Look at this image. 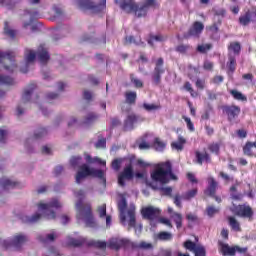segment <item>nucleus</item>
Returning a JSON list of instances; mask_svg holds the SVG:
<instances>
[{
  "label": "nucleus",
  "instance_id": "f257e3e1",
  "mask_svg": "<svg viewBox=\"0 0 256 256\" xmlns=\"http://www.w3.org/2000/svg\"><path fill=\"white\" fill-rule=\"evenodd\" d=\"M150 177L152 181L160 183L161 185H167L171 183V181H178L179 179L177 175L173 173V164L169 160L158 163L154 171L151 172Z\"/></svg>",
  "mask_w": 256,
  "mask_h": 256
},
{
  "label": "nucleus",
  "instance_id": "f03ea898",
  "mask_svg": "<svg viewBox=\"0 0 256 256\" xmlns=\"http://www.w3.org/2000/svg\"><path fill=\"white\" fill-rule=\"evenodd\" d=\"M78 201L76 202V209L78 211L77 219H84L86 227H97V222L93 216V209L89 203L83 204V198L85 197V191L78 190L76 192Z\"/></svg>",
  "mask_w": 256,
  "mask_h": 256
},
{
  "label": "nucleus",
  "instance_id": "7ed1b4c3",
  "mask_svg": "<svg viewBox=\"0 0 256 256\" xmlns=\"http://www.w3.org/2000/svg\"><path fill=\"white\" fill-rule=\"evenodd\" d=\"M37 57L42 65H47L48 61L51 59L49 51L43 45H40L38 47L37 52L33 51L32 49L26 48L24 51V60L26 66L25 68H20L21 73H28L29 65H31V63H34Z\"/></svg>",
  "mask_w": 256,
  "mask_h": 256
},
{
  "label": "nucleus",
  "instance_id": "20e7f679",
  "mask_svg": "<svg viewBox=\"0 0 256 256\" xmlns=\"http://www.w3.org/2000/svg\"><path fill=\"white\" fill-rule=\"evenodd\" d=\"M87 177H94L95 179H100L103 183H107V178L105 177V171L101 169H95L89 167L87 164H82L76 173V183L79 185L83 179Z\"/></svg>",
  "mask_w": 256,
  "mask_h": 256
},
{
  "label": "nucleus",
  "instance_id": "39448f33",
  "mask_svg": "<svg viewBox=\"0 0 256 256\" xmlns=\"http://www.w3.org/2000/svg\"><path fill=\"white\" fill-rule=\"evenodd\" d=\"M37 207L40 211H44L46 219H55L57 214L52 209H61V202L57 198H53L49 203H38Z\"/></svg>",
  "mask_w": 256,
  "mask_h": 256
},
{
  "label": "nucleus",
  "instance_id": "423d86ee",
  "mask_svg": "<svg viewBox=\"0 0 256 256\" xmlns=\"http://www.w3.org/2000/svg\"><path fill=\"white\" fill-rule=\"evenodd\" d=\"M28 238L24 234H16L13 236L12 240H1L0 239V247L3 249H11L13 247L16 251H19L24 244H26Z\"/></svg>",
  "mask_w": 256,
  "mask_h": 256
},
{
  "label": "nucleus",
  "instance_id": "0eeeda50",
  "mask_svg": "<svg viewBox=\"0 0 256 256\" xmlns=\"http://www.w3.org/2000/svg\"><path fill=\"white\" fill-rule=\"evenodd\" d=\"M230 211L236 215V217L248 219V221H253V216L255 215L253 208L249 204L234 205L230 208Z\"/></svg>",
  "mask_w": 256,
  "mask_h": 256
},
{
  "label": "nucleus",
  "instance_id": "6e6552de",
  "mask_svg": "<svg viewBox=\"0 0 256 256\" xmlns=\"http://www.w3.org/2000/svg\"><path fill=\"white\" fill-rule=\"evenodd\" d=\"M4 64V69L8 73H13L17 69V64L15 63V53L14 52H0V64Z\"/></svg>",
  "mask_w": 256,
  "mask_h": 256
},
{
  "label": "nucleus",
  "instance_id": "1a4fd4ad",
  "mask_svg": "<svg viewBox=\"0 0 256 256\" xmlns=\"http://www.w3.org/2000/svg\"><path fill=\"white\" fill-rule=\"evenodd\" d=\"M205 30V24L201 21H194L188 31L183 34V39H199Z\"/></svg>",
  "mask_w": 256,
  "mask_h": 256
},
{
  "label": "nucleus",
  "instance_id": "9d476101",
  "mask_svg": "<svg viewBox=\"0 0 256 256\" xmlns=\"http://www.w3.org/2000/svg\"><path fill=\"white\" fill-rule=\"evenodd\" d=\"M79 6L81 9L92 11V13H101L107 8V0H101L99 4H95L91 0H80Z\"/></svg>",
  "mask_w": 256,
  "mask_h": 256
},
{
  "label": "nucleus",
  "instance_id": "9b49d317",
  "mask_svg": "<svg viewBox=\"0 0 256 256\" xmlns=\"http://www.w3.org/2000/svg\"><path fill=\"white\" fill-rule=\"evenodd\" d=\"M218 245L220 247V253H222L223 256H235L236 253L245 255L249 250L247 247L241 248L237 245L231 247L229 244L223 243L222 241L218 242Z\"/></svg>",
  "mask_w": 256,
  "mask_h": 256
},
{
  "label": "nucleus",
  "instance_id": "f8f14e48",
  "mask_svg": "<svg viewBox=\"0 0 256 256\" xmlns=\"http://www.w3.org/2000/svg\"><path fill=\"white\" fill-rule=\"evenodd\" d=\"M131 245V241L127 238L112 237L108 240L107 247L112 251H119L121 249H127Z\"/></svg>",
  "mask_w": 256,
  "mask_h": 256
},
{
  "label": "nucleus",
  "instance_id": "ddd939ff",
  "mask_svg": "<svg viewBox=\"0 0 256 256\" xmlns=\"http://www.w3.org/2000/svg\"><path fill=\"white\" fill-rule=\"evenodd\" d=\"M120 9L125 11V13H133L135 17H138L139 19L142 17L139 16V13H141V6L135 0H123L120 3Z\"/></svg>",
  "mask_w": 256,
  "mask_h": 256
},
{
  "label": "nucleus",
  "instance_id": "4468645a",
  "mask_svg": "<svg viewBox=\"0 0 256 256\" xmlns=\"http://www.w3.org/2000/svg\"><path fill=\"white\" fill-rule=\"evenodd\" d=\"M256 19V6H252L251 10H246L243 14L238 18V23L242 27H247L253 23Z\"/></svg>",
  "mask_w": 256,
  "mask_h": 256
},
{
  "label": "nucleus",
  "instance_id": "2eb2a0df",
  "mask_svg": "<svg viewBox=\"0 0 256 256\" xmlns=\"http://www.w3.org/2000/svg\"><path fill=\"white\" fill-rule=\"evenodd\" d=\"M163 65H165L163 58H158L152 73V81L154 85H161V75L165 73V67H163Z\"/></svg>",
  "mask_w": 256,
  "mask_h": 256
},
{
  "label": "nucleus",
  "instance_id": "dca6fc26",
  "mask_svg": "<svg viewBox=\"0 0 256 256\" xmlns=\"http://www.w3.org/2000/svg\"><path fill=\"white\" fill-rule=\"evenodd\" d=\"M133 177H135V172L133 171V164L130 163L118 175V185L125 187V181H131Z\"/></svg>",
  "mask_w": 256,
  "mask_h": 256
},
{
  "label": "nucleus",
  "instance_id": "f3484780",
  "mask_svg": "<svg viewBox=\"0 0 256 256\" xmlns=\"http://www.w3.org/2000/svg\"><path fill=\"white\" fill-rule=\"evenodd\" d=\"M142 218L147 219L148 221H155L161 215V210L153 206L143 207L140 211Z\"/></svg>",
  "mask_w": 256,
  "mask_h": 256
},
{
  "label": "nucleus",
  "instance_id": "a211bd4d",
  "mask_svg": "<svg viewBox=\"0 0 256 256\" xmlns=\"http://www.w3.org/2000/svg\"><path fill=\"white\" fill-rule=\"evenodd\" d=\"M141 121H145V119L135 113L129 114L124 120V131H133L135 129V123Z\"/></svg>",
  "mask_w": 256,
  "mask_h": 256
},
{
  "label": "nucleus",
  "instance_id": "6ab92c4d",
  "mask_svg": "<svg viewBox=\"0 0 256 256\" xmlns=\"http://www.w3.org/2000/svg\"><path fill=\"white\" fill-rule=\"evenodd\" d=\"M223 112L226 113L228 121H235L241 115V107L237 105H226L222 107Z\"/></svg>",
  "mask_w": 256,
  "mask_h": 256
},
{
  "label": "nucleus",
  "instance_id": "aec40b11",
  "mask_svg": "<svg viewBox=\"0 0 256 256\" xmlns=\"http://www.w3.org/2000/svg\"><path fill=\"white\" fill-rule=\"evenodd\" d=\"M158 5L159 3L157 0H145V2L140 6V13L138 14L139 17H147L149 9H155Z\"/></svg>",
  "mask_w": 256,
  "mask_h": 256
},
{
  "label": "nucleus",
  "instance_id": "412c9836",
  "mask_svg": "<svg viewBox=\"0 0 256 256\" xmlns=\"http://www.w3.org/2000/svg\"><path fill=\"white\" fill-rule=\"evenodd\" d=\"M196 163L198 165H203V163H211V155L207 151L201 152L199 150L195 151Z\"/></svg>",
  "mask_w": 256,
  "mask_h": 256
},
{
  "label": "nucleus",
  "instance_id": "4be33fe9",
  "mask_svg": "<svg viewBox=\"0 0 256 256\" xmlns=\"http://www.w3.org/2000/svg\"><path fill=\"white\" fill-rule=\"evenodd\" d=\"M218 185L219 184L215 181V178L209 177L208 186L205 190V195H208L209 197H215V194L217 193Z\"/></svg>",
  "mask_w": 256,
  "mask_h": 256
},
{
  "label": "nucleus",
  "instance_id": "5701e85b",
  "mask_svg": "<svg viewBox=\"0 0 256 256\" xmlns=\"http://www.w3.org/2000/svg\"><path fill=\"white\" fill-rule=\"evenodd\" d=\"M0 185L4 191H9V189H17V187H20L21 184L19 182H15L11 179L3 177L0 179Z\"/></svg>",
  "mask_w": 256,
  "mask_h": 256
},
{
  "label": "nucleus",
  "instance_id": "b1692460",
  "mask_svg": "<svg viewBox=\"0 0 256 256\" xmlns=\"http://www.w3.org/2000/svg\"><path fill=\"white\" fill-rule=\"evenodd\" d=\"M37 89L36 83H30L28 87L24 90V93L22 95V102L23 103H29L31 101V95H33V91Z\"/></svg>",
  "mask_w": 256,
  "mask_h": 256
},
{
  "label": "nucleus",
  "instance_id": "393cba45",
  "mask_svg": "<svg viewBox=\"0 0 256 256\" xmlns=\"http://www.w3.org/2000/svg\"><path fill=\"white\" fill-rule=\"evenodd\" d=\"M226 67L229 75H233L237 70V59L232 54H228V61L226 63Z\"/></svg>",
  "mask_w": 256,
  "mask_h": 256
},
{
  "label": "nucleus",
  "instance_id": "a878e982",
  "mask_svg": "<svg viewBox=\"0 0 256 256\" xmlns=\"http://www.w3.org/2000/svg\"><path fill=\"white\" fill-rule=\"evenodd\" d=\"M134 45L140 46V47H145V42L141 39V36L135 38V36L130 35L125 37L124 45Z\"/></svg>",
  "mask_w": 256,
  "mask_h": 256
},
{
  "label": "nucleus",
  "instance_id": "bb28decb",
  "mask_svg": "<svg viewBox=\"0 0 256 256\" xmlns=\"http://www.w3.org/2000/svg\"><path fill=\"white\" fill-rule=\"evenodd\" d=\"M184 248L188 251H193L194 255H197V251H199V249H205L203 246H197V244L191 240L184 242Z\"/></svg>",
  "mask_w": 256,
  "mask_h": 256
},
{
  "label": "nucleus",
  "instance_id": "cd10ccee",
  "mask_svg": "<svg viewBox=\"0 0 256 256\" xmlns=\"http://www.w3.org/2000/svg\"><path fill=\"white\" fill-rule=\"evenodd\" d=\"M230 95L235 99V101H241L242 103H247V96L239 92L237 89H232L229 91Z\"/></svg>",
  "mask_w": 256,
  "mask_h": 256
},
{
  "label": "nucleus",
  "instance_id": "c85d7f7f",
  "mask_svg": "<svg viewBox=\"0 0 256 256\" xmlns=\"http://www.w3.org/2000/svg\"><path fill=\"white\" fill-rule=\"evenodd\" d=\"M0 85H15V80L9 76L0 74ZM5 92L0 90V97H3Z\"/></svg>",
  "mask_w": 256,
  "mask_h": 256
},
{
  "label": "nucleus",
  "instance_id": "c756f323",
  "mask_svg": "<svg viewBox=\"0 0 256 256\" xmlns=\"http://www.w3.org/2000/svg\"><path fill=\"white\" fill-rule=\"evenodd\" d=\"M124 95L125 103L128 105H135V103H137V92L127 91Z\"/></svg>",
  "mask_w": 256,
  "mask_h": 256
},
{
  "label": "nucleus",
  "instance_id": "7c9ffc66",
  "mask_svg": "<svg viewBox=\"0 0 256 256\" xmlns=\"http://www.w3.org/2000/svg\"><path fill=\"white\" fill-rule=\"evenodd\" d=\"M228 225L231 227L232 231L239 232L241 231V224L237 219L233 216H228L227 217Z\"/></svg>",
  "mask_w": 256,
  "mask_h": 256
},
{
  "label": "nucleus",
  "instance_id": "2f4dec72",
  "mask_svg": "<svg viewBox=\"0 0 256 256\" xmlns=\"http://www.w3.org/2000/svg\"><path fill=\"white\" fill-rule=\"evenodd\" d=\"M228 51L229 53H233L235 55H241V43L237 41L230 42L228 45Z\"/></svg>",
  "mask_w": 256,
  "mask_h": 256
},
{
  "label": "nucleus",
  "instance_id": "473e14b6",
  "mask_svg": "<svg viewBox=\"0 0 256 256\" xmlns=\"http://www.w3.org/2000/svg\"><path fill=\"white\" fill-rule=\"evenodd\" d=\"M170 217L172 221H174L176 229H181V227H183V215H181V213L173 212Z\"/></svg>",
  "mask_w": 256,
  "mask_h": 256
},
{
  "label": "nucleus",
  "instance_id": "72a5a7b5",
  "mask_svg": "<svg viewBox=\"0 0 256 256\" xmlns=\"http://www.w3.org/2000/svg\"><path fill=\"white\" fill-rule=\"evenodd\" d=\"M86 241L87 240L85 238H69L67 245L68 247H81L82 245H85Z\"/></svg>",
  "mask_w": 256,
  "mask_h": 256
},
{
  "label": "nucleus",
  "instance_id": "f704fd0d",
  "mask_svg": "<svg viewBox=\"0 0 256 256\" xmlns=\"http://www.w3.org/2000/svg\"><path fill=\"white\" fill-rule=\"evenodd\" d=\"M230 197L233 199V201H242L243 200V194L237 192V185H232L230 187Z\"/></svg>",
  "mask_w": 256,
  "mask_h": 256
},
{
  "label": "nucleus",
  "instance_id": "c9c22d12",
  "mask_svg": "<svg viewBox=\"0 0 256 256\" xmlns=\"http://www.w3.org/2000/svg\"><path fill=\"white\" fill-rule=\"evenodd\" d=\"M55 239H57V234L55 233H50V234H47L46 236H43V235L38 236V241H40V243H53Z\"/></svg>",
  "mask_w": 256,
  "mask_h": 256
},
{
  "label": "nucleus",
  "instance_id": "e433bc0d",
  "mask_svg": "<svg viewBox=\"0 0 256 256\" xmlns=\"http://www.w3.org/2000/svg\"><path fill=\"white\" fill-rule=\"evenodd\" d=\"M253 147H255V142H246V144L243 147L244 155H246L247 157H253V155H255L253 153Z\"/></svg>",
  "mask_w": 256,
  "mask_h": 256
},
{
  "label": "nucleus",
  "instance_id": "4c0bfd02",
  "mask_svg": "<svg viewBox=\"0 0 256 256\" xmlns=\"http://www.w3.org/2000/svg\"><path fill=\"white\" fill-rule=\"evenodd\" d=\"M127 214L129 217V222H128L129 227H135L137 225V220L135 218V207L130 208L127 211Z\"/></svg>",
  "mask_w": 256,
  "mask_h": 256
},
{
  "label": "nucleus",
  "instance_id": "58836bf2",
  "mask_svg": "<svg viewBox=\"0 0 256 256\" xmlns=\"http://www.w3.org/2000/svg\"><path fill=\"white\" fill-rule=\"evenodd\" d=\"M208 150L210 153L214 155H219L221 153V143L219 142H212L208 145Z\"/></svg>",
  "mask_w": 256,
  "mask_h": 256
},
{
  "label": "nucleus",
  "instance_id": "ea45409f",
  "mask_svg": "<svg viewBox=\"0 0 256 256\" xmlns=\"http://www.w3.org/2000/svg\"><path fill=\"white\" fill-rule=\"evenodd\" d=\"M158 241H171L173 239V234L167 231H161L157 234Z\"/></svg>",
  "mask_w": 256,
  "mask_h": 256
},
{
  "label": "nucleus",
  "instance_id": "a19ab883",
  "mask_svg": "<svg viewBox=\"0 0 256 256\" xmlns=\"http://www.w3.org/2000/svg\"><path fill=\"white\" fill-rule=\"evenodd\" d=\"M152 147L155 151H164L166 144L160 138H155Z\"/></svg>",
  "mask_w": 256,
  "mask_h": 256
},
{
  "label": "nucleus",
  "instance_id": "79ce46f5",
  "mask_svg": "<svg viewBox=\"0 0 256 256\" xmlns=\"http://www.w3.org/2000/svg\"><path fill=\"white\" fill-rule=\"evenodd\" d=\"M88 246L96 247V249H107V242L101 241V240H98V241L92 240L88 242Z\"/></svg>",
  "mask_w": 256,
  "mask_h": 256
},
{
  "label": "nucleus",
  "instance_id": "37998d69",
  "mask_svg": "<svg viewBox=\"0 0 256 256\" xmlns=\"http://www.w3.org/2000/svg\"><path fill=\"white\" fill-rule=\"evenodd\" d=\"M185 143H187V140H185V138H183L182 136H179L178 141L172 142L171 147H173L174 149H177L178 151H183V145Z\"/></svg>",
  "mask_w": 256,
  "mask_h": 256
},
{
  "label": "nucleus",
  "instance_id": "c03bdc74",
  "mask_svg": "<svg viewBox=\"0 0 256 256\" xmlns=\"http://www.w3.org/2000/svg\"><path fill=\"white\" fill-rule=\"evenodd\" d=\"M85 161L89 165H93V163H99L100 165H106V162L101 160V158H97V157L93 158V157H91V155H86Z\"/></svg>",
  "mask_w": 256,
  "mask_h": 256
},
{
  "label": "nucleus",
  "instance_id": "a18cd8bd",
  "mask_svg": "<svg viewBox=\"0 0 256 256\" xmlns=\"http://www.w3.org/2000/svg\"><path fill=\"white\" fill-rule=\"evenodd\" d=\"M211 49H213V44L208 43V44L198 45L197 48H196V51H198V53L205 54L208 51H211Z\"/></svg>",
  "mask_w": 256,
  "mask_h": 256
},
{
  "label": "nucleus",
  "instance_id": "49530a36",
  "mask_svg": "<svg viewBox=\"0 0 256 256\" xmlns=\"http://www.w3.org/2000/svg\"><path fill=\"white\" fill-rule=\"evenodd\" d=\"M221 23H223L221 19L214 22L212 25L208 26V31H210L212 35H216V33H219V26H221Z\"/></svg>",
  "mask_w": 256,
  "mask_h": 256
},
{
  "label": "nucleus",
  "instance_id": "de8ad7c7",
  "mask_svg": "<svg viewBox=\"0 0 256 256\" xmlns=\"http://www.w3.org/2000/svg\"><path fill=\"white\" fill-rule=\"evenodd\" d=\"M191 49V45L189 44H180L176 46L175 51L177 53H181V55L187 54V52Z\"/></svg>",
  "mask_w": 256,
  "mask_h": 256
},
{
  "label": "nucleus",
  "instance_id": "09e8293b",
  "mask_svg": "<svg viewBox=\"0 0 256 256\" xmlns=\"http://www.w3.org/2000/svg\"><path fill=\"white\" fill-rule=\"evenodd\" d=\"M183 89H185V91H188V93H190L191 97L193 98L199 96V93L195 92V90L193 89L191 82H185L183 85Z\"/></svg>",
  "mask_w": 256,
  "mask_h": 256
},
{
  "label": "nucleus",
  "instance_id": "8fccbe9b",
  "mask_svg": "<svg viewBox=\"0 0 256 256\" xmlns=\"http://www.w3.org/2000/svg\"><path fill=\"white\" fill-rule=\"evenodd\" d=\"M4 34L7 35V37H10V39H15L16 32L13 29H10L9 22L4 23Z\"/></svg>",
  "mask_w": 256,
  "mask_h": 256
},
{
  "label": "nucleus",
  "instance_id": "3c124183",
  "mask_svg": "<svg viewBox=\"0 0 256 256\" xmlns=\"http://www.w3.org/2000/svg\"><path fill=\"white\" fill-rule=\"evenodd\" d=\"M165 39H167V37H164V36H161V35L150 34V38L148 39V45H151V47H153V42L154 41L162 42V41H165Z\"/></svg>",
  "mask_w": 256,
  "mask_h": 256
},
{
  "label": "nucleus",
  "instance_id": "603ef678",
  "mask_svg": "<svg viewBox=\"0 0 256 256\" xmlns=\"http://www.w3.org/2000/svg\"><path fill=\"white\" fill-rule=\"evenodd\" d=\"M198 193L197 188H194L192 190L187 191L183 196L182 199L185 201H190V199H193V197H196Z\"/></svg>",
  "mask_w": 256,
  "mask_h": 256
},
{
  "label": "nucleus",
  "instance_id": "864d4df0",
  "mask_svg": "<svg viewBox=\"0 0 256 256\" xmlns=\"http://www.w3.org/2000/svg\"><path fill=\"white\" fill-rule=\"evenodd\" d=\"M130 81H131V83H133V85H134V87H136V89H143V81L136 78L135 75L130 74Z\"/></svg>",
  "mask_w": 256,
  "mask_h": 256
},
{
  "label": "nucleus",
  "instance_id": "5fc2aeb1",
  "mask_svg": "<svg viewBox=\"0 0 256 256\" xmlns=\"http://www.w3.org/2000/svg\"><path fill=\"white\" fill-rule=\"evenodd\" d=\"M220 209L210 205L208 207H206V213L208 215V217H215V215H217V213H219Z\"/></svg>",
  "mask_w": 256,
  "mask_h": 256
},
{
  "label": "nucleus",
  "instance_id": "6e6d98bb",
  "mask_svg": "<svg viewBox=\"0 0 256 256\" xmlns=\"http://www.w3.org/2000/svg\"><path fill=\"white\" fill-rule=\"evenodd\" d=\"M97 213L100 219H103V217H107V204H102L98 206Z\"/></svg>",
  "mask_w": 256,
  "mask_h": 256
},
{
  "label": "nucleus",
  "instance_id": "4d7b16f0",
  "mask_svg": "<svg viewBox=\"0 0 256 256\" xmlns=\"http://www.w3.org/2000/svg\"><path fill=\"white\" fill-rule=\"evenodd\" d=\"M41 220V214L36 213L32 217L26 216L25 217V223H37Z\"/></svg>",
  "mask_w": 256,
  "mask_h": 256
},
{
  "label": "nucleus",
  "instance_id": "13d9d810",
  "mask_svg": "<svg viewBox=\"0 0 256 256\" xmlns=\"http://www.w3.org/2000/svg\"><path fill=\"white\" fill-rule=\"evenodd\" d=\"M122 163H123V158H116L112 161L111 167L114 171H119V169H121Z\"/></svg>",
  "mask_w": 256,
  "mask_h": 256
},
{
  "label": "nucleus",
  "instance_id": "bf43d9fd",
  "mask_svg": "<svg viewBox=\"0 0 256 256\" xmlns=\"http://www.w3.org/2000/svg\"><path fill=\"white\" fill-rule=\"evenodd\" d=\"M48 131L46 128H39L34 133V139H41L42 137H45L47 135Z\"/></svg>",
  "mask_w": 256,
  "mask_h": 256
},
{
  "label": "nucleus",
  "instance_id": "052dcab7",
  "mask_svg": "<svg viewBox=\"0 0 256 256\" xmlns=\"http://www.w3.org/2000/svg\"><path fill=\"white\" fill-rule=\"evenodd\" d=\"M143 109H145V111H157L158 109H161V105L144 103Z\"/></svg>",
  "mask_w": 256,
  "mask_h": 256
},
{
  "label": "nucleus",
  "instance_id": "680f3d73",
  "mask_svg": "<svg viewBox=\"0 0 256 256\" xmlns=\"http://www.w3.org/2000/svg\"><path fill=\"white\" fill-rule=\"evenodd\" d=\"M186 219L187 221H189V223H199V216H197V214H193V213H188L186 215Z\"/></svg>",
  "mask_w": 256,
  "mask_h": 256
},
{
  "label": "nucleus",
  "instance_id": "e2e57ef3",
  "mask_svg": "<svg viewBox=\"0 0 256 256\" xmlns=\"http://www.w3.org/2000/svg\"><path fill=\"white\" fill-rule=\"evenodd\" d=\"M82 160H83V158L81 156H74L70 160V165L72 167H77V166L81 165Z\"/></svg>",
  "mask_w": 256,
  "mask_h": 256
},
{
  "label": "nucleus",
  "instance_id": "0e129e2a",
  "mask_svg": "<svg viewBox=\"0 0 256 256\" xmlns=\"http://www.w3.org/2000/svg\"><path fill=\"white\" fill-rule=\"evenodd\" d=\"M97 119H99V115L95 113H89L85 119V123H94V121H97Z\"/></svg>",
  "mask_w": 256,
  "mask_h": 256
},
{
  "label": "nucleus",
  "instance_id": "69168bd1",
  "mask_svg": "<svg viewBox=\"0 0 256 256\" xmlns=\"http://www.w3.org/2000/svg\"><path fill=\"white\" fill-rule=\"evenodd\" d=\"M206 85H207V82L205 81V79L198 78L195 82V86L197 87V89H200V91H203Z\"/></svg>",
  "mask_w": 256,
  "mask_h": 256
},
{
  "label": "nucleus",
  "instance_id": "338daca9",
  "mask_svg": "<svg viewBox=\"0 0 256 256\" xmlns=\"http://www.w3.org/2000/svg\"><path fill=\"white\" fill-rule=\"evenodd\" d=\"M182 119H184L187 128L189 129V131H195V125L193 124V122L191 121V118L187 117V116H183Z\"/></svg>",
  "mask_w": 256,
  "mask_h": 256
},
{
  "label": "nucleus",
  "instance_id": "774afa93",
  "mask_svg": "<svg viewBox=\"0 0 256 256\" xmlns=\"http://www.w3.org/2000/svg\"><path fill=\"white\" fill-rule=\"evenodd\" d=\"M118 209L121 213H125V209H127V200L124 198L118 203Z\"/></svg>",
  "mask_w": 256,
  "mask_h": 256
}]
</instances>
